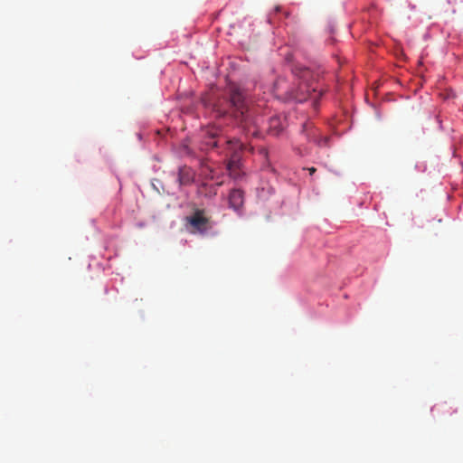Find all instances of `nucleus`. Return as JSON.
I'll use <instances>...</instances> for the list:
<instances>
[{"instance_id":"9d476101","label":"nucleus","mask_w":463,"mask_h":463,"mask_svg":"<svg viewBox=\"0 0 463 463\" xmlns=\"http://www.w3.org/2000/svg\"><path fill=\"white\" fill-rule=\"evenodd\" d=\"M312 128V126L310 123H305L303 125V131L308 132Z\"/></svg>"},{"instance_id":"1a4fd4ad","label":"nucleus","mask_w":463,"mask_h":463,"mask_svg":"<svg viewBox=\"0 0 463 463\" xmlns=\"http://www.w3.org/2000/svg\"><path fill=\"white\" fill-rule=\"evenodd\" d=\"M286 84V81L282 79H279L276 83H275V89L276 90L279 91V90H282L284 89L283 85Z\"/></svg>"},{"instance_id":"20e7f679","label":"nucleus","mask_w":463,"mask_h":463,"mask_svg":"<svg viewBox=\"0 0 463 463\" xmlns=\"http://www.w3.org/2000/svg\"><path fill=\"white\" fill-rule=\"evenodd\" d=\"M187 222L193 228L194 232L204 233L211 229L209 219L203 215L202 210H196L193 215L187 217Z\"/></svg>"},{"instance_id":"6e6552de","label":"nucleus","mask_w":463,"mask_h":463,"mask_svg":"<svg viewBox=\"0 0 463 463\" xmlns=\"http://www.w3.org/2000/svg\"><path fill=\"white\" fill-rule=\"evenodd\" d=\"M209 136H210V141L207 143L211 147H217L218 146V144H219V140H216V131L213 132V131H209L208 132Z\"/></svg>"},{"instance_id":"f257e3e1","label":"nucleus","mask_w":463,"mask_h":463,"mask_svg":"<svg viewBox=\"0 0 463 463\" xmlns=\"http://www.w3.org/2000/svg\"><path fill=\"white\" fill-rule=\"evenodd\" d=\"M230 103L234 118L243 128H250L256 122L253 119L246 95L237 86L232 85L230 89Z\"/></svg>"},{"instance_id":"0eeeda50","label":"nucleus","mask_w":463,"mask_h":463,"mask_svg":"<svg viewBox=\"0 0 463 463\" xmlns=\"http://www.w3.org/2000/svg\"><path fill=\"white\" fill-rule=\"evenodd\" d=\"M283 130L282 120L279 117H271L269 120L267 131L271 136H279Z\"/></svg>"},{"instance_id":"423d86ee","label":"nucleus","mask_w":463,"mask_h":463,"mask_svg":"<svg viewBox=\"0 0 463 463\" xmlns=\"http://www.w3.org/2000/svg\"><path fill=\"white\" fill-rule=\"evenodd\" d=\"M194 173L188 166H182L178 171V182L180 185H189L194 182Z\"/></svg>"},{"instance_id":"f8f14e48","label":"nucleus","mask_w":463,"mask_h":463,"mask_svg":"<svg viewBox=\"0 0 463 463\" xmlns=\"http://www.w3.org/2000/svg\"><path fill=\"white\" fill-rule=\"evenodd\" d=\"M280 11H281V7H280L279 5H277V6L275 7V12H276V13H279V12H280Z\"/></svg>"},{"instance_id":"ddd939ff","label":"nucleus","mask_w":463,"mask_h":463,"mask_svg":"<svg viewBox=\"0 0 463 463\" xmlns=\"http://www.w3.org/2000/svg\"><path fill=\"white\" fill-rule=\"evenodd\" d=\"M323 141L326 144L327 142V137H325Z\"/></svg>"},{"instance_id":"f03ea898","label":"nucleus","mask_w":463,"mask_h":463,"mask_svg":"<svg viewBox=\"0 0 463 463\" xmlns=\"http://www.w3.org/2000/svg\"><path fill=\"white\" fill-rule=\"evenodd\" d=\"M295 76L298 79V88L297 90H286L285 94L289 99L302 101L306 99V93H309L311 85L309 84V79L312 77V72L308 68L299 67L294 70Z\"/></svg>"},{"instance_id":"7ed1b4c3","label":"nucleus","mask_w":463,"mask_h":463,"mask_svg":"<svg viewBox=\"0 0 463 463\" xmlns=\"http://www.w3.org/2000/svg\"><path fill=\"white\" fill-rule=\"evenodd\" d=\"M226 143L229 149L233 150V153L227 164V170L232 178L237 179L240 176V156L238 154V150L242 149V144L238 139L228 140Z\"/></svg>"},{"instance_id":"9b49d317","label":"nucleus","mask_w":463,"mask_h":463,"mask_svg":"<svg viewBox=\"0 0 463 463\" xmlns=\"http://www.w3.org/2000/svg\"><path fill=\"white\" fill-rule=\"evenodd\" d=\"M307 170H308L310 175H313L317 171V169L315 167H309V168H307Z\"/></svg>"},{"instance_id":"39448f33","label":"nucleus","mask_w":463,"mask_h":463,"mask_svg":"<svg viewBox=\"0 0 463 463\" xmlns=\"http://www.w3.org/2000/svg\"><path fill=\"white\" fill-rule=\"evenodd\" d=\"M244 203V193L240 189H232L229 194V203L234 210H239Z\"/></svg>"}]
</instances>
